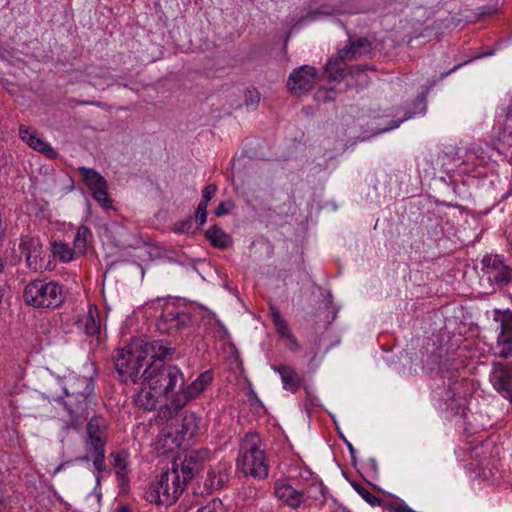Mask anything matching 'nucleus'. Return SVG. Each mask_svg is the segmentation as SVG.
I'll return each instance as SVG.
<instances>
[{
	"instance_id": "obj_15",
	"label": "nucleus",
	"mask_w": 512,
	"mask_h": 512,
	"mask_svg": "<svg viewBox=\"0 0 512 512\" xmlns=\"http://www.w3.org/2000/svg\"><path fill=\"white\" fill-rule=\"evenodd\" d=\"M19 250L31 270L39 271L44 268V249L39 238L29 235L22 236Z\"/></svg>"
},
{
	"instance_id": "obj_49",
	"label": "nucleus",
	"mask_w": 512,
	"mask_h": 512,
	"mask_svg": "<svg viewBox=\"0 0 512 512\" xmlns=\"http://www.w3.org/2000/svg\"><path fill=\"white\" fill-rule=\"evenodd\" d=\"M401 121H397V122H394V124L389 127V128H386L384 129L383 131H388V130H391V129H394V128H397L399 125H400Z\"/></svg>"
},
{
	"instance_id": "obj_42",
	"label": "nucleus",
	"mask_w": 512,
	"mask_h": 512,
	"mask_svg": "<svg viewBox=\"0 0 512 512\" xmlns=\"http://www.w3.org/2000/svg\"><path fill=\"white\" fill-rule=\"evenodd\" d=\"M260 101V94L255 89H248L245 93V103L247 105H256Z\"/></svg>"
},
{
	"instance_id": "obj_16",
	"label": "nucleus",
	"mask_w": 512,
	"mask_h": 512,
	"mask_svg": "<svg viewBox=\"0 0 512 512\" xmlns=\"http://www.w3.org/2000/svg\"><path fill=\"white\" fill-rule=\"evenodd\" d=\"M316 78V69L309 65H303L290 74L287 87L292 94L302 95L314 87Z\"/></svg>"
},
{
	"instance_id": "obj_10",
	"label": "nucleus",
	"mask_w": 512,
	"mask_h": 512,
	"mask_svg": "<svg viewBox=\"0 0 512 512\" xmlns=\"http://www.w3.org/2000/svg\"><path fill=\"white\" fill-rule=\"evenodd\" d=\"M199 431V418L195 413L184 414L180 429L173 435L170 431H163L161 433V440L164 441V447L167 450H173L174 447H179L185 440L194 438Z\"/></svg>"
},
{
	"instance_id": "obj_37",
	"label": "nucleus",
	"mask_w": 512,
	"mask_h": 512,
	"mask_svg": "<svg viewBox=\"0 0 512 512\" xmlns=\"http://www.w3.org/2000/svg\"><path fill=\"white\" fill-rule=\"evenodd\" d=\"M193 222L192 218L188 217L182 221H178L174 224L173 231L177 234H188L192 232Z\"/></svg>"
},
{
	"instance_id": "obj_24",
	"label": "nucleus",
	"mask_w": 512,
	"mask_h": 512,
	"mask_svg": "<svg viewBox=\"0 0 512 512\" xmlns=\"http://www.w3.org/2000/svg\"><path fill=\"white\" fill-rule=\"evenodd\" d=\"M112 458V465L115 470L116 477L122 484L125 483L129 472V457L130 454L126 450H120L110 454Z\"/></svg>"
},
{
	"instance_id": "obj_29",
	"label": "nucleus",
	"mask_w": 512,
	"mask_h": 512,
	"mask_svg": "<svg viewBox=\"0 0 512 512\" xmlns=\"http://www.w3.org/2000/svg\"><path fill=\"white\" fill-rule=\"evenodd\" d=\"M348 12L347 10L341 9L339 7L329 6V5H322L316 10L309 11L305 16H303L299 21L298 25H304L309 22L315 21L319 19L321 16H332L337 15L341 13Z\"/></svg>"
},
{
	"instance_id": "obj_35",
	"label": "nucleus",
	"mask_w": 512,
	"mask_h": 512,
	"mask_svg": "<svg viewBox=\"0 0 512 512\" xmlns=\"http://www.w3.org/2000/svg\"><path fill=\"white\" fill-rule=\"evenodd\" d=\"M498 140L512 146V106L507 111L503 126L498 133Z\"/></svg>"
},
{
	"instance_id": "obj_47",
	"label": "nucleus",
	"mask_w": 512,
	"mask_h": 512,
	"mask_svg": "<svg viewBox=\"0 0 512 512\" xmlns=\"http://www.w3.org/2000/svg\"><path fill=\"white\" fill-rule=\"evenodd\" d=\"M197 512H214V508L210 505H207L199 508Z\"/></svg>"
},
{
	"instance_id": "obj_43",
	"label": "nucleus",
	"mask_w": 512,
	"mask_h": 512,
	"mask_svg": "<svg viewBox=\"0 0 512 512\" xmlns=\"http://www.w3.org/2000/svg\"><path fill=\"white\" fill-rule=\"evenodd\" d=\"M286 345L287 347L292 350V351H296L298 348H299V343L296 339V337L293 335V333H291L286 339Z\"/></svg>"
},
{
	"instance_id": "obj_26",
	"label": "nucleus",
	"mask_w": 512,
	"mask_h": 512,
	"mask_svg": "<svg viewBox=\"0 0 512 512\" xmlns=\"http://www.w3.org/2000/svg\"><path fill=\"white\" fill-rule=\"evenodd\" d=\"M489 313L498 325V333L512 336V310L494 308Z\"/></svg>"
},
{
	"instance_id": "obj_21",
	"label": "nucleus",
	"mask_w": 512,
	"mask_h": 512,
	"mask_svg": "<svg viewBox=\"0 0 512 512\" xmlns=\"http://www.w3.org/2000/svg\"><path fill=\"white\" fill-rule=\"evenodd\" d=\"M271 368L280 375L285 390L295 393L300 389L303 378L292 366L274 364Z\"/></svg>"
},
{
	"instance_id": "obj_34",
	"label": "nucleus",
	"mask_w": 512,
	"mask_h": 512,
	"mask_svg": "<svg viewBox=\"0 0 512 512\" xmlns=\"http://www.w3.org/2000/svg\"><path fill=\"white\" fill-rule=\"evenodd\" d=\"M91 236L92 232L87 226H79L73 241L75 251L84 254L86 252L88 239Z\"/></svg>"
},
{
	"instance_id": "obj_13",
	"label": "nucleus",
	"mask_w": 512,
	"mask_h": 512,
	"mask_svg": "<svg viewBox=\"0 0 512 512\" xmlns=\"http://www.w3.org/2000/svg\"><path fill=\"white\" fill-rule=\"evenodd\" d=\"M107 441L100 440L94 437L86 438L84 440L85 455L79 458L80 461H92L95 469L96 486H100L102 474L106 471L107 466L105 462Z\"/></svg>"
},
{
	"instance_id": "obj_11",
	"label": "nucleus",
	"mask_w": 512,
	"mask_h": 512,
	"mask_svg": "<svg viewBox=\"0 0 512 512\" xmlns=\"http://www.w3.org/2000/svg\"><path fill=\"white\" fill-rule=\"evenodd\" d=\"M213 372L206 370L202 372L191 384L178 390L172 400L174 413L180 411L188 402L197 398L213 381Z\"/></svg>"
},
{
	"instance_id": "obj_31",
	"label": "nucleus",
	"mask_w": 512,
	"mask_h": 512,
	"mask_svg": "<svg viewBox=\"0 0 512 512\" xmlns=\"http://www.w3.org/2000/svg\"><path fill=\"white\" fill-rule=\"evenodd\" d=\"M74 250L68 244L62 241H54L51 244V252L54 257H57L61 262L67 263L73 260Z\"/></svg>"
},
{
	"instance_id": "obj_48",
	"label": "nucleus",
	"mask_w": 512,
	"mask_h": 512,
	"mask_svg": "<svg viewBox=\"0 0 512 512\" xmlns=\"http://www.w3.org/2000/svg\"><path fill=\"white\" fill-rule=\"evenodd\" d=\"M346 444H347V447L349 449L351 456L354 457V453H355L354 447L352 446V444L350 442H346Z\"/></svg>"
},
{
	"instance_id": "obj_6",
	"label": "nucleus",
	"mask_w": 512,
	"mask_h": 512,
	"mask_svg": "<svg viewBox=\"0 0 512 512\" xmlns=\"http://www.w3.org/2000/svg\"><path fill=\"white\" fill-rule=\"evenodd\" d=\"M371 50V43L368 39L349 38L348 44L339 50L336 57L329 59L325 65V72L330 81L342 79L347 73V61L357 60L359 57L368 54Z\"/></svg>"
},
{
	"instance_id": "obj_5",
	"label": "nucleus",
	"mask_w": 512,
	"mask_h": 512,
	"mask_svg": "<svg viewBox=\"0 0 512 512\" xmlns=\"http://www.w3.org/2000/svg\"><path fill=\"white\" fill-rule=\"evenodd\" d=\"M480 285L487 294L501 291L512 283V266L499 254H486L481 260Z\"/></svg>"
},
{
	"instance_id": "obj_45",
	"label": "nucleus",
	"mask_w": 512,
	"mask_h": 512,
	"mask_svg": "<svg viewBox=\"0 0 512 512\" xmlns=\"http://www.w3.org/2000/svg\"><path fill=\"white\" fill-rule=\"evenodd\" d=\"M197 512H214V508L210 505H207L199 508Z\"/></svg>"
},
{
	"instance_id": "obj_38",
	"label": "nucleus",
	"mask_w": 512,
	"mask_h": 512,
	"mask_svg": "<svg viewBox=\"0 0 512 512\" xmlns=\"http://www.w3.org/2000/svg\"><path fill=\"white\" fill-rule=\"evenodd\" d=\"M492 55V52H487V53H484V54H479V55H476L475 57H472V58H469L468 60L464 61V62H461V63H458L456 64L455 66H453L451 69L447 70L446 72L442 73L439 77V80H443L445 79L448 75H450L451 73L457 71L459 68L463 67L464 65L472 62L473 60L475 59H480V58H483V57H486V56H490Z\"/></svg>"
},
{
	"instance_id": "obj_20",
	"label": "nucleus",
	"mask_w": 512,
	"mask_h": 512,
	"mask_svg": "<svg viewBox=\"0 0 512 512\" xmlns=\"http://www.w3.org/2000/svg\"><path fill=\"white\" fill-rule=\"evenodd\" d=\"M231 466L227 463H218L209 469L205 480V487L211 491L223 488L230 480Z\"/></svg>"
},
{
	"instance_id": "obj_12",
	"label": "nucleus",
	"mask_w": 512,
	"mask_h": 512,
	"mask_svg": "<svg viewBox=\"0 0 512 512\" xmlns=\"http://www.w3.org/2000/svg\"><path fill=\"white\" fill-rule=\"evenodd\" d=\"M78 171L83 177V181L92 192L94 200L103 208L112 206V200L108 195V183L105 178L96 170L81 166Z\"/></svg>"
},
{
	"instance_id": "obj_28",
	"label": "nucleus",
	"mask_w": 512,
	"mask_h": 512,
	"mask_svg": "<svg viewBox=\"0 0 512 512\" xmlns=\"http://www.w3.org/2000/svg\"><path fill=\"white\" fill-rule=\"evenodd\" d=\"M491 350L495 357L512 359V336L498 333Z\"/></svg>"
},
{
	"instance_id": "obj_39",
	"label": "nucleus",
	"mask_w": 512,
	"mask_h": 512,
	"mask_svg": "<svg viewBox=\"0 0 512 512\" xmlns=\"http://www.w3.org/2000/svg\"><path fill=\"white\" fill-rule=\"evenodd\" d=\"M207 203L199 202L196 213H195V221L199 225H203L207 220Z\"/></svg>"
},
{
	"instance_id": "obj_8",
	"label": "nucleus",
	"mask_w": 512,
	"mask_h": 512,
	"mask_svg": "<svg viewBox=\"0 0 512 512\" xmlns=\"http://www.w3.org/2000/svg\"><path fill=\"white\" fill-rule=\"evenodd\" d=\"M191 317L173 302L165 301L162 313L157 319V328L161 333L173 334L187 328Z\"/></svg>"
},
{
	"instance_id": "obj_44",
	"label": "nucleus",
	"mask_w": 512,
	"mask_h": 512,
	"mask_svg": "<svg viewBox=\"0 0 512 512\" xmlns=\"http://www.w3.org/2000/svg\"><path fill=\"white\" fill-rule=\"evenodd\" d=\"M112 512H134V510L129 504L122 503L117 505Z\"/></svg>"
},
{
	"instance_id": "obj_25",
	"label": "nucleus",
	"mask_w": 512,
	"mask_h": 512,
	"mask_svg": "<svg viewBox=\"0 0 512 512\" xmlns=\"http://www.w3.org/2000/svg\"><path fill=\"white\" fill-rule=\"evenodd\" d=\"M142 350L146 356L151 353V358L153 359V362L156 363L170 358L173 354L172 348H170L166 342L161 340L145 343L144 349Z\"/></svg>"
},
{
	"instance_id": "obj_33",
	"label": "nucleus",
	"mask_w": 512,
	"mask_h": 512,
	"mask_svg": "<svg viewBox=\"0 0 512 512\" xmlns=\"http://www.w3.org/2000/svg\"><path fill=\"white\" fill-rule=\"evenodd\" d=\"M468 382L465 379L454 380L448 383V391L446 393L448 400H459L465 398L467 395V386Z\"/></svg>"
},
{
	"instance_id": "obj_46",
	"label": "nucleus",
	"mask_w": 512,
	"mask_h": 512,
	"mask_svg": "<svg viewBox=\"0 0 512 512\" xmlns=\"http://www.w3.org/2000/svg\"><path fill=\"white\" fill-rule=\"evenodd\" d=\"M197 512H214V508L210 505H207L199 508Z\"/></svg>"
},
{
	"instance_id": "obj_18",
	"label": "nucleus",
	"mask_w": 512,
	"mask_h": 512,
	"mask_svg": "<svg viewBox=\"0 0 512 512\" xmlns=\"http://www.w3.org/2000/svg\"><path fill=\"white\" fill-rule=\"evenodd\" d=\"M19 136L32 149L42 153L46 157L51 159L57 157V152L53 149V147L44 141L41 137H39L34 129L21 125L19 127Z\"/></svg>"
},
{
	"instance_id": "obj_41",
	"label": "nucleus",
	"mask_w": 512,
	"mask_h": 512,
	"mask_svg": "<svg viewBox=\"0 0 512 512\" xmlns=\"http://www.w3.org/2000/svg\"><path fill=\"white\" fill-rule=\"evenodd\" d=\"M234 208V203L232 201H222L215 210V215L217 217H221L227 215Z\"/></svg>"
},
{
	"instance_id": "obj_4",
	"label": "nucleus",
	"mask_w": 512,
	"mask_h": 512,
	"mask_svg": "<svg viewBox=\"0 0 512 512\" xmlns=\"http://www.w3.org/2000/svg\"><path fill=\"white\" fill-rule=\"evenodd\" d=\"M94 382L92 377L69 375L64 383L66 399L65 409L73 420L85 416L88 399L93 394Z\"/></svg>"
},
{
	"instance_id": "obj_30",
	"label": "nucleus",
	"mask_w": 512,
	"mask_h": 512,
	"mask_svg": "<svg viewBox=\"0 0 512 512\" xmlns=\"http://www.w3.org/2000/svg\"><path fill=\"white\" fill-rule=\"evenodd\" d=\"M205 237L217 248L225 249L231 244V237L221 227L211 226L206 232Z\"/></svg>"
},
{
	"instance_id": "obj_22",
	"label": "nucleus",
	"mask_w": 512,
	"mask_h": 512,
	"mask_svg": "<svg viewBox=\"0 0 512 512\" xmlns=\"http://www.w3.org/2000/svg\"><path fill=\"white\" fill-rule=\"evenodd\" d=\"M158 478L160 481H163V488L175 496L176 501L180 498L187 487L184 484V481L180 479L177 469H171L162 472L160 475H158Z\"/></svg>"
},
{
	"instance_id": "obj_3",
	"label": "nucleus",
	"mask_w": 512,
	"mask_h": 512,
	"mask_svg": "<svg viewBox=\"0 0 512 512\" xmlns=\"http://www.w3.org/2000/svg\"><path fill=\"white\" fill-rule=\"evenodd\" d=\"M237 467L255 479L263 480L269 474V461L261 448V439L256 433H248L240 445Z\"/></svg>"
},
{
	"instance_id": "obj_17",
	"label": "nucleus",
	"mask_w": 512,
	"mask_h": 512,
	"mask_svg": "<svg viewBox=\"0 0 512 512\" xmlns=\"http://www.w3.org/2000/svg\"><path fill=\"white\" fill-rule=\"evenodd\" d=\"M274 493L279 501L293 509L306 501L303 491L294 488L286 480H277L274 483Z\"/></svg>"
},
{
	"instance_id": "obj_1",
	"label": "nucleus",
	"mask_w": 512,
	"mask_h": 512,
	"mask_svg": "<svg viewBox=\"0 0 512 512\" xmlns=\"http://www.w3.org/2000/svg\"><path fill=\"white\" fill-rule=\"evenodd\" d=\"M142 376L144 380L135 396V404L145 411H152L166 401V409L173 414L172 400L185 384L181 369L172 364L152 362Z\"/></svg>"
},
{
	"instance_id": "obj_14",
	"label": "nucleus",
	"mask_w": 512,
	"mask_h": 512,
	"mask_svg": "<svg viewBox=\"0 0 512 512\" xmlns=\"http://www.w3.org/2000/svg\"><path fill=\"white\" fill-rule=\"evenodd\" d=\"M490 382L499 395L512 403V363L492 362Z\"/></svg>"
},
{
	"instance_id": "obj_23",
	"label": "nucleus",
	"mask_w": 512,
	"mask_h": 512,
	"mask_svg": "<svg viewBox=\"0 0 512 512\" xmlns=\"http://www.w3.org/2000/svg\"><path fill=\"white\" fill-rule=\"evenodd\" d=\"M80 322L84 326L87 335L100 339L101 319L96 306H89L88 312L82 316Z\"/></svg>"
},
{
	"instance_id": "obj_36",
	"label": "nucleus",
	"mask_w": 512,
	"mask_h": 512,
	"mask_svg": "<svg viewBox=\"0 0 512 512\" xmlns=\"http://www.w3.org/2000/svg\"><path fill=\"white\" fill-rule=\"evenodd\" d=\"M356 491L362 496V498L372 506L380 505V498L369 492L366 488L361 485L354 486Z\"/></svg>"
},
{
	"instance_id": "obj_7",
	"label": "nucleus",
	"mask_w": 512,
	"mask_h": 512,
	"mask_svg": "<svg viewBox=\"0 0 512 512\" xmlns=\"http://www.w3.org/2000/svg\"><path fill=\"white\" fill-rule=\"evenodd\" d=\"M146 361V355L142 349H134L129 345L119 349L114 358L115 368L120 375L122 381L127 383H137L142 377L140 370Z\"/></svg>"
},
{
	"instance_id": "obj_9",
	"label": "nucleus",
	"mask_w": 512,
	"mask_h": 512,
	"mask_svg": "<svg viewBox=\"0 0 512 512\" xmlns=\"http://www.w3.org/2000/svg\"><path fill=\"white\" fill-rule=\"evenodd\" d=\"M210 457L211 451L208 448L191 450L184 455V458L179 463L175 461L172 469H177L180 479H182L187 486Z\"/></svg>"
},
{
	"instance_id": "obj_2",
	"label": "nucleus",
	"mask_w": 512,
	"mask_h": 512,
	"mask_svg": "<svg viewBox=\"0 0 512 512\" xmlns=\"http://www.w3.org/2000/svg\"><path fill=\"white\" fill-rule=\"evenodd\" d=\"M23 299L35 309L54 310L65 302L66 290L58 281L37 278L25 286Z\"/></svg>"
},
{
	"instance_id": "obj_40",
	"label": "nucleus",
	"mask_w": 512,
	"mask_h": 512,
	"mask_svg": "<svg viewBox=\"0 0 512 512\" xmlns=\"http://www.w3.org/2000/svg\"><path fill=\"white\" fill-rule=\"evenodd\" d=\"M217 192L216 184L212 183L204 187L202 190V200L200 202L207 203L215 196Z\"/></svg>"
},
{
	"instance_id": "obj_32",
	"label": "nucleus",
	"mask_w": 512,
	"mask_h": 512,
	"mask_svg": "<svg viewBox=\"0 0 512 512\" xmlns=\"http://www.w3.org/2000/svg\"><path fill=\"white\" fill-rule=\"evenodd\" d=\"M270 315L277 333L282 339L285 340L292 333L288 323L282 317L279 310L275 307L270 308Z\"/></svg>"
},
{
	"instance_id": "obj_19",
	"label": "nucleus",
	"mask_w": 512,
	"mask_h": 512,
	"mask_svg": "<svg viewBox=\"0 0 512 512\" xmlns=\"http://www.w3.org/2000/svg\"><path fill=\"white\" fill-rule=\"evenodd\" d=\"M144 497L146 501L155 505L170 506L177 502L175 496L163 488V481H160L158 476L149 484Z\"/></svg>"
},
{
	"instance_id": "obj_27",
	"label": "nucleus",
	"mask_w": 512,
	"mask_h": 512,
	"mask_svg": "<svg viewBox=\"0 0 512 512\" xmlns=\"http://www.w3.org/2000/svg\"><path fill=\"white\" fill-rule=\"evenodd\" d=\"M86 438L94 437L99 438L100 440L107 441L108 439V422L105 418L101 416L92 417L86 426Z\"/></svg>"
}]
</instances>
